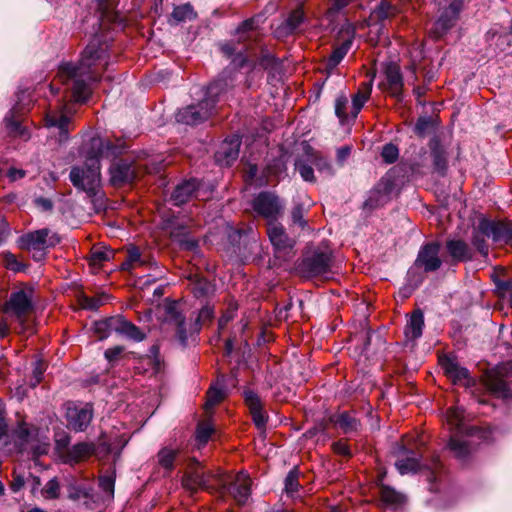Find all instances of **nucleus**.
I'll list each match as a JSON object with an SVG mask.
<instances>
[{
    "instance_id": "1",
    "label": "nucleus",
    "mask_w": 512,
    "mask_h": 512,
    "mask_svg": "<svg viewBox=\"0 0 512 512\" xmlns=\"http://www.w3.org/2000/svg\"><path fill=\"white\" fill-rule=\"evenodd\" d=\"M108 45L94 38L85 48L77 65L60 66L57 77L64 84L71 83L76 102H86L91 95V84L99 80V68L107 66Z\"/></svg>"
},
{
    "instance_id": "2",
    "label": "nucleus",
    "mask_w": 512,
    "mask_h": 512,
    "mask_svg": "<svg viewBox=\"0 0 512 512\" xmlns=\"http://www.w3.org/2000/svg\"><path fill=\"white\" fill-rule=\"evenodd\" d=\"M183 486L190 491H196L199 488L218 489L222 493L227 491L239 504H244L250 496L251 479L244 472L234 476L206 473L200 464L193 460L183 478Z\"/></svg>"
},
{
    "instance_id": "3",
    "label": "nucleus",
    "mask_w": 512,
    "mask_h": 512,
    "mask_svg": "<svg viewBox=\"0 0 512 512\" xmlns=\"http://www.w3.org/2000/svg\"><path fill=\"white\" fill-rule=\"evenodd\" d=\"M226 79H217L212 82L205 91L204 99L198 104H192L180 109L176 114L178 122L187 125H197L207 120L212 114L220 96L227 90Z\"/></svg>"
},
{
    "instance_id": "4",
    "label": "nucleus",
    "mask_w": 512,
    "mask_h": 512,
    "mask_svg": "<svg viewBox=\"0 0 512 512\" xmlns=\"http://www.w3.org/2000/svg\"><path fill=\"white\" fill-rule=\"evenodd\" d=\"M468 417L462 407H451L446 412V422L450 429L454 431L448 443L449 449L459 460H464L470 453V445L467 441L460 438L459 434H470L472 429L465 426Z\"/></svg>"
},
{
    "instance_id": "5",
    "label": "nucleus",
    "mask_w": 512,
    "mask_h": 512,
    "mask_svg": "<svg viewBox=\"0 0 512 512\" xmlns=\"http://www.w3.org/2000/svg\"><path fill=\"white\" fill-rule=\"evenodd\" d=\"M69 177L76 188L94 195L101 180L99 156L95 154L87 157L82 166H75L71 169Z\"/></svg>"
},
{
    "instance_id": "6",
    "label": "nucleus",
    "mask_w": 512,
    "mask_h": 512,
    "mask_svg": "<svg viewBox=\"0 0 512 512\" xmlns=\"http://www.w3.org/2000/svg\"><path fill=\"white\" fill-rule=\"evenodd\" d=\"M284 205L277 196L272 193L262 192L253 201L255 212L265 218L268 222L274 223L283 213Z\"/></svg>"
},
{
    "instance_id": "7",
    "label": "nucleus",
    "mask_w": 512,
    "mask_h": 512,
    "mask_svg": "<svg viewBox=\"0 0 512 512\" xmlns=\"http://www.w3.org/2000/svg\"><path fill=\"white\" fill-rule=\"evenodd\" d=\"M92 417L93 409L90 404H67L66 419L70 429L76 432L84 431L90 424Z\"/></svg>"
},
{
    "instance_id": "8",
    "label": "nucleus",
    "mask_w": 512,
    "mask_h": 512,
    "mask_svg": "<svg viewBox=\"0 0 512 512\" xmlns=\"http://www.w3.org/2000/svg\"><path fill=\"white\" fill-rule=\"evenodd\" d=\"M440 245L436 242H430L423 245L417 255L412 269L421 268L425 272H433L440 268L442 261L439 257Z\"/></svg>"
},
{
    "instance_id": "9",
    "label": "nucleus",
    "mask_w": 512,
    "mask_h": 512,
    "mask_svg": "<svg viewBox=\"0 0 512 512\" xmlns=\"http://www.w3.org/2000/svg\"><path fill=\"white\" fill-rule=\"evenodd\" d=\"M481 230L495 243L512 246V222L481 219Z\"/></svg>"
},
{
    "instance_id": "10",
    "label": "nucleus",
    "mask_w": 512,
    "mask_h": 512,
    "mask_svg": "<svg viewBox=\"0 0 512 512\" xmlns=\"http://www.w3.org/2000/svg\"><path fill=\"white\" fill-rule=\"evenodd\" d=\"M331 254L327 252L315 253L302 262V270L308 276H326L331 271Z\"/></svg>"
},
{
    "instance_id": "11",
    "label": "nucleus",
    "mask_w": 512,
    "mask_h": 512,
    "mask_svg": "<svg viewBox=\"0 0 512 512\" xmlns=\"http://www.w3.org/2000/svg\"><path fill=\"white\" fill-rule=\"evenodd\" d=\"M267 234L277 253L287 252L291 250L295 244L294 239L290 238L286 234L283 226L277 222L268 225Z\"/></svg>"
},
{
    "instance_id": "12",
    "label": "nucleus",
    "mask_w": 512,
    "mask_h": 512,
    "mask_svg": "<svg viewBox=\"0 0 512 512\" xmlns=\"http://www.w3.org/2000/svg\"><path fill=\"white\" fill-rule=\"evenodd\" d=\"M240 140L238 137H231L221 143L215 153V160L221 166H230L239 155Z\"/></svg>"
},
{
    "instance_id": "13",
    "label": "nucleus",
    "mask_w": 512,
    "mask_h": 512,
    "mask_svg": "<svg viewBox=\"0 0 512 512\" xmlns=\"http://www.w3.org/2000/svg\"><path fill=\"white\" fill-rule=\"evenodd\" d=\"M48 234L49 231L47 229L28 233L20 238L19 245L22 249L37 251L40 253V258H44Z\"/></svg>"
},
{
    "instance_id": "14",
    "label": "nucleus",
    "mask_w": 512,
    "mask_h": 512,
    "mask_svg": "<svg viewBox=\"0 0 512 512\" xmlns=\"http://www.w3.org/2000/svg\"><path fill=\"white\" fill-rule=\"evenodd\" d=\"M385 80L380 84L383 90L392 96L399 97L403 87V80L398 65L389 63L385 66Z\"/></svg>"
},
{
    "instance_id": "15",
    "label": "nucleus",
    "mask_w": 512,
    "mask_h": 512,
    "mask_svg": "<svg viewBox=\"0 0 512 512\" xmlns=\"http://www.w3.org/2000/svg\"><path fill=\"white\" fill-rule=\"evenodd\" d=\"M110 176L114 185L130 183L136 178V170L131 163L119 160L111 166Z\"/></svg>"
},
{
    "instance_id": "16",
    "label": "nucleus",
    "mask_w": 512,
    "mask_h": 512,
    "mask_svg": "<svg viewBox=\"0 0 512 512\" xmlns=\"http://www.w3.org/2000/svg\"><path fill=\"white\" fill-rule=\"evenodd\" d=\"M165 322L175 325L180 343L182 345H186L187 335L185 329V318L178 310L177 304L170 303L165 307Z\"/></svg>"
},
{
    "instance_id": "17",
    "label": "nucleus",
    "mask_w": 512,
    "mask_h": 512,
    "mask_svg": "<svg viewBox=\"0 0 512 512\" xmlns=\"http://www.w3.org/2000/svg\"><path fill=\"white\" fill-rule=\"evenodd\" d=\"M304 20V11L303 8L300 6L293 10L288 16V18L280 26L276 28V37L282 38L293 34L298 30V28L304 22Z\"/></svg>"
},
{
    "instance_id": "18",
    "label": "nucleus",
    "mask_w": 512,
    "mask_h": 512,
    "mask_svg": "<svg viewBox=\"0 0 512 512\" xmlns=\"http://www.w3.org/2000/svg\"><path fill=\"white\" fill-rule=\"evenodd\" d=\"M345 33L347 37L343 39V42L339 46L334 48L326 60L325 69L329 72L337 67L351 48L353 42V30L348 28Z\"/></svg>"
},
{
    "instance_id": "19",
    "label": "nucleus",
    "mask_w": 512,
    "mask_h": 512,
    "mask_svg": "<svg viewBox=\"0 0 512 512\" xmlns=\"http://www.w3.org/2000/svg\"><path fill=\"white\" fill-rule=\"evenodd\" d=\"M441 367L445 374L454 382L461 383L465 381V385H469V372L466 368L461 367L454 359L445 357L441 359Z\"/></svg>"
},
{
    "instance_id": "20",
    "label": "nucleus",
    "mask_w": 512,
    "mask_h": 512,
    "mask_svg": "<svg viewBox=\"0 0 512 512\" xmlns=\"http://www.w3.org/2000/svg\"><path fill=\"white\" fill-rule=\"evenodd\" d=\"M244 399L246 405L248 406L251 412L252 419L255 425L259 429H263L266 425L267 419L264 413L262 412V403L259 396L253 391L248 390L244 392Z\"/></svg>"
},
{
    "instance_id": "21",
    "label": "nucleus",
    "mask_w": 512,
    "mask_h": 512,
    "mask_svg": "<svg viewBox=\"0 0 512 512\" xmlns=\"http://www.w3.org/2000/svg\"><path fill=\"white\" fill-rule=\"evenodd\" d=\"M402 458L398 459L395 466L401 475L414 473L420 468V462L415 452L401 447Z\"/></svg>"
},
{
    "instance_id": "22",
    "label": "nucleus",
    "mask_w": 512,
    "mask_h": 512,
    "mask_svg": "<svg viewBox=\"0 0 512 512\" xmlns=\"http://www.w3.org/2000/svg\"><path fill=\"white\" fill-rule=\"evenodd\" d=\"M199 183L195 179L184 181L176 186L172 193L171 200L177 206L187 202L197 192Z\"/></svg>"
},
{
    "instance_id": "23",
    "label": "nucleus",
    "mask_w": 512,
    "mask_h": 512,
    "mask_svg": "<svg viewBox=\"0 0 512 512\" xmlns=\"http://www.w3.org/2000/svg\"><path fill=\"white\" fill-rule=\"evenodd\" d=\"M434 169L444 174L447 169V150L438 138H432L429 143Z\"/></svg>"
},
{
    "instance_id": "24",
    "label": "nucleus",
    "mask_w": 512,
    "mask_h": 512,
    "mask_svg": "<svg viewBox=\"0 0 512 512\" xmlns=\"http://www.w3.org/2000/svg\"><path fill=\"white\" fill-rule=\"evenodd\" d=\"M94 452V445L81 442L73 445L66 453L64 460L66 463H78L88 459Z\"/></svg>"
},
{
    "instance_id": "25",
    "label": "nucleus",
    "mask_w": 512,
    "mask_h": 512,
    "mask_svg": "<svg viewBox=\"0 0 512 512\" xmlns=\"http://www.w3.org/2000/svg\"><path fill=\"white\" fill-rule=\"evenodd\" d=\"M8 307L17 317H22L31 310L32 303L24 291H18L11 295Z\"/></svg>"
},
{
    "instance_id": "26",
    "label": "nucleus",
    "mask_w": 512,
    "mask_h": 512,
    "mask_svg": "<svg viewBox=\"0 0 512 512\" xmlns=\"http://www.w3.org/2000/svg\"><path fill=\"white\" fill-rule=\"evenodd\" d=\"M117 323H115V333L125 336L134 341H142L145 334L134 324L125 320L121 316H116Z\"/></svg>"
},
{
    "instance_id": "27",
    "label": "nucleus",
    "mask_w": 512,
    "mask_h": 512,
    "mask_svg": "<svg viewBox=\"0 0 512 512\" xmlns=\"http://www.w3.org/2000/svg\"><path fill=\"white\" fill-rule=\"evenodd\" d=\"M372 79L368 82H363L357 93L352 98V109H351V118L355 119L359 114L360 110L367 102L371 95L372 91Z\"/></svg>"
},
{
    "instance_id": "28",
    "label": "nucleus",
    "mask_w": 512,
    "mask_h": 512,
    "mask_svg": "<svg viewBox=\"0 0 512 512\" xmlns=\"http://www.w3.org/2000/svg\"><path fill=\"white\" fill-rule=\"evenodd\" d=\"M424 327V316L422 311L416 310L412 313L406 328H405V335L407 338L411 340H415L422 335Z\"/></svg>"
},
{
    "instance_id": "29",
    "label": "nucleus",
    "mask_w": 512,
    "mask_h": 512,
    "mask_svg": "<svg viewBox=\"0 0 512 512\" xmlns=\"http://www.w3.org/2000/svg\"><path fill=\"white\" fill-rule=\"evenodd\" d=\"M446 248L455 261H466L471 258V251L467 243L462 240H449Z\"/></svg>"
},
{
    "instance_id": "30",
    "label": "nucleus",
    "mask_w": 512,
    "mask_h": 512,
    "mask_svg": "<svg viewBox=\"0 0 512 512\" xmlns=\"http://www.w3.org/2000/svg\"><path fill=\"white\" fill-rule=\"evenodd\" d=\"M333 424L339 428L343 433H350L356 431L359 426L357 419L347 412H342L334 415L331 418Z\"/></svg>"
},
{
    "instance_id": "31",
    "label": "nucleus",
    "mask_w": 512,
    "mask_h": 512,
    "mask_svg": "<svg viewBox=\"0 0 512 512\" xmlns=\"http://www.w3.org/2000/svg\"><path fill=\"white\" fill-rule=\"evenodd\" d=\"M486 386L495 395L502 398H509L512 393L507 383L499 377L488 375L486 379Z\"/></svg>"
},
{
    "instance_id": "32",
    "label": "nucleus",
    "mask_w": 512,
    "mask_h": 512,
    "mask_svg": "<svg viewBox=\"0 0 512 512\" xmlns=\"http://www.w3.org/2000/svg\"><path fill=\"white\" fill-rule=\"evenodd\" d=\"M306 155L307 162L314 165L320 173H324L327 176L333 175V169L327 159L315 153L310 147H307Z\"/></svg>"
},
{
    "instance_id": "33",
    "label": "nucleus",
    "mask_w": 512,
    "mask_h": 512,
    "mask_svg": "<svg viewBox=\"0 0 512 512\" xmlns=\"http://www.w3.org/2000/svg\"><path fill=\"white\" fill-rule=\"evenodd\" d=\"M45 120L48 127H57L59 129L61 140L67 139L69 131L68 124L70 121L68 116L64 114L59 116L55 114H47Z\"/></svg>"
},
{
    "instance_id": "34",
    "label": "nucleus",
    "mask_w": 512,
    "mask_h": 512,
    "mask_svg": "<svg viewBox=\"0 0 512 512\" xmlns=\"http://www.w3.org/2000/svg\"><path fill=\"white\" fill-rule=\"evenodd\" d=\"M196 18V12L190 4L176 6L171 14V20L174 24L185 21H191Z\"/></svg>"
},
{
    "instance_id": "35",
    "label": "nucleus",
    "mask_w": 512,
    "mask_h": 512,
    "mask_svg": "<svg viewBox=\"0 0 512 512\" xmlns=\"http://www.w3.org/2000/svg\"><path fill=\"white\" fill-rule=\"evenodd\" d=\"M116 316L109 317L94 323V331L98 334L99 339H105L112 333H115Z\"/></svg>"
},
{
    "instance_id": "36",
    "label": "nucleus",
    "mask_w": 512,
    "mask_h": 512,
    "mask_svg": "<svg viewBox=\"0 0 512 512\" xmlns=\"http://www.w3.org/2000/svg\"><path fill=\"white\" fill-rule=\"evenodd\" d=\"M225 397V393L223 390V387L217 383L216 385H213L210 387V389L207 392V400L204 405V409L206 413H209L210 410L220 403Z\"/></svg>"
},
{
    "instance_id": "37",
    "label": "nucleus",
    "mask_w": 512,
    "mask_h": 512,
    "mask_svg": "<svg viewBox=\"0 0 512 512\" xmlns=\"http://www.w3.org/2000/svg\"><path fill=\"white\" fill-rule=\"evenodd\" d=\"M398 13L396 6L382 0L381 3L372 12V17L376 20L383 21L395 16Z\"/></svg>"
},
{
    "instance_id": "38",
    "label": "nucleus",
    "mask_w": 512,
    "mask_h": 512,
    "mask_svg": "<svg viewBox=\"0 0 512 512\" xmlns=\"http://www.w3.org/2000/svg\"><path fill=\"white\" fill-rule=\"evenodd\" d=\"M381 499L384 503L398 506L405 502V496L388 486L381 487Z\"/></svg>"
},
{
    "instance_id": "39",
    "label": "nucleus",
    "mask_w": 512,
    "mask_h": 512,
    "mask_svg": "<svg viewBox=\"0 0 512 512\" xmlns=\"http://www.w3.org/2000/svg\"><path fill=\"white\" fill-rule=\"evenodd\" d=\"M486 233L481 230V220L478 225L474 228L472 243L475 248L484 256L488 254V246L486 244Z\"/></svg>"
},
{
    "instance_id": "40",
    "label": "nucleus",
    "mask_w": 512,
    "mask_h": 512,
    "mask_svg": "<svg viewBox=\"0 0 512 512\" xmlns=\"http://www.w3.org/2000/svg\"><path fill=\"white\" fill-rule=\"evenodd\" d=\"M177 453V450L167 447L161 449L157 455L159 465L164 469L172 470Z\"/></svg>"
},
{
    "instance_id": "41",
    "label": "nucleus",
    "mask_w": 512,
    "mask_h": 512,
    "mask_svg": "<svg viewBox=\"0 0 512 512\" xmlns=\"http://www.w3.org/2000/svg\"><path fill=\"white\" fill-rule=\"evenodd\" d=\"M145 263L146 261L142 259L140 250L137 247H131L128 250L127 260L122 264V267L123 269H132Z\"/></svg>"
},
{
    "instance_id": "42",
    "label": "nucleus",
    "mask_w": 512,
    "mask_h": 512,
    "mask_svg": "<svg viewBox=\"0 0 512 512\" xmlns=\"http://www.w3.org/2000/svg\"><path fill=\"white\" fill-rule=\"evenodd\" d=\"M214 432V428L210 422L199 423L196 432V439L199 444L204 445Z\"/></svg>"
},
{
    "instance_id": "43",
    "label": "nucleus",
    "mask_w": 512,
    "mask_h": 512,
    "mask_svg": "<svg viewBox=\"0 0 512 512\" xmlns=\"http://www.w3.org/2000/svg\"><path fill=\"white\" fill-rule=\"evenodd\" d=\"M295 166L304 181L313 182L315 180L312 164L307 162V159L306 160H302V159L297 160L295 163Z\"/></svg>"
},
{
    "instance_id": "44",
    "label": "nucleus",
    "mask_w": 512,
    "mask_h": 512,
    "mask_svg": "<svg viewBox=\"0 0 512 512\" xmlns=\"http://www.w3.org/2000/svg\"><path fill=\"white\" fill-rule=\"evenodd\" d=\"M496 288L499 295L506 300L512 307V281L501 280L496 283Z\"/></svg>"
},
{
    "instance_id": "45",
    "label": "nucleus",
    "mask_w": 512,
    "mask_h": 512,
    "mask_svg": "<svg viewBox=\"0 0 512 512\" xmlns=\"http://www.w3.org/2000/svg\"><path fill=\"white\" fill-rule=\"evenodd\" d=\"M114 485L115 477L113 473L105 474L99 477V486L102 491L108 494L109 498H113L114 496Z\"/></svg>"
},
{
    "instance_id": "46",
    "label": "nucleus",
    "mask_w": 512,
    "mask_h": 512,
    "mask_svg": "<svg viewBox=\"0 0 512 512\" xmlns=\"http://www.w3.org/2000/svg\"><path fill=\"white\" fill-rule=\"evenodd\" d=\"M113 256V252L107 248L95 247L91 251V260L93 264H100L109 260Z\"/></svg>"
},
{
    "instance_id": "47",
    "label": "nucleus",
    "mask_w": 512,
    "mask_h": 512,
    "mask_svg": "<svg viewBox=\"0 0 512 512\" xmlns=\"http://www.w3.org/2000/svg\"><path fill=\"white\" fill-rule=\"evenodd\" d=\"M60 486L56 478L49 480L42 489V495L46 499H55L59 496Z\"/></svg>"
},
{
    "instance_id": "48",
    "label": "nucleus",
    "mask_w": 512,
    "mask_h": 512,
    "mask_svg": "<svg viewBox=\"0 0 512 512\" xmlns=\"http://www.w3.org/2000/svg\"><path fill=\"white\" fill-rule=\"evenodd\" d=\"M347 105H348V99L346 96L341 95L336 98L335 114L342 123L348 119V115L346 114Z\"/></svg>"
},
{
    "instance_id": "49",
    "label": "nucleus",
    "mask_w": 512,
    "mask_h": 512,
    "mask_svg": "<svg viewBox=\"0 0 512 512\" xmlns=\"http://www.w3.org/2000/svg\"><path fill=\"white\" fill-rule=\"evenodd\" d=\"M4 266L14 272H19L24 269V266L17 260L16 256L10 252L3 253Z\"/></svg>"
},
{
    "instance_id": "50",
    "label": "nucleus",
    "mask_w": 512,
    "mask_h": 512,
    "mask_svg": "<svg viewBox=\"0 0 512 512\" xmlns=\"http://www.w3.org/2000/svg\"><path fill=\"white\" fill-rule=\"evenodd\" d=\"M381 156L386 163L391 164L398 159L399 150L394 144H386L382 149Z\"/></svg>"
},
{
    "instance_id": "51",
    "label": "nucleus",
    "mask_w": 512,
    "mask_h": 512,
    "mask_svg": "<svg viewBox=\"0 0 512 512\" xmlns=\"http://www.w3.org/2000/svg\"><path fill=\"white\" fill-rule=\"evenodd\" d=\"M304 208L302 205L297 204L291 211V220L293 225H298L300 228H304L306 226V221L304 219Z\"/></svg>"
},
{
    "instance_id": "52",
    "label": "nucleus",
    "mask_w": 512,
    "mask_h": 512,
    "mask_svg": "<svg viewBox=\"0 0 512 512\" xmlns=\"http://www.w3.org/2000/svg\"><path fill=\"white\" fill-rule=\"evenodd\" d=\"M299 483L298 476L295 471H290L285 479V491L289 495H293L298 491Z\"/></svg>"
},
{
    "instance_id": "53",
    "label": "nucleus",
    "mask_w": 512,
    "mask_h": 512,
    "mask_svg": "<svg viewBox=\"0 0 512 512\" xmlns=\"http://www.w3.org/2000/svg\"><path fill=\"white\" fill-rule=\"evenodd\" d=\"M105 299L103 297H83L81 300V304L85 309H97L104 303Z\"/></svg>"
},
{
    "instance_id": "54",
    "label": "nucleus",
    "mask_w": 512,
    "mask_h": 512,
    "mask_svg": "<svg viewBox=\"0 0 512 512\" xmlns=\"http://www.w3.org/2000/svg\"><path fill=\"white\" fill-rule=\"evenodd\" d=\"M45 370V365L41 360H37L35 362V367L33 370V377L31 380V386H36L42 380V376Z\"/></svg>"
},
{
    "instance_id": "55",
    "label": "nucleus",
    "mask_w": 512,
    "mask_h": 512,
    "mask_svg": "<svg viewBox=\"0 0 512 512\" xmlns=\"http://www.w3.org/2000/svg\"><path fill=\"white\" fill-rule=\"evenodd\" d=\"M333 451L336 454L342 455V456H350V449L348 445L343 441L334 442L332 445Z\"/></svg>"
},
{
    "instance_id": "56",
    "label": "nucleus",
    "mask_w": 512,
    "mask_h": 512,
    "mask_svg": "<svg viewBox=\"0 0 512 512\" xmlns=\"http://www.w3.org/2000/svg\"><path fill=\"white\" fill-rule=\"evenodd\" d=\"M430 124H431V121L428 117L419 118L415 125V128H414L415 132L418 135H423L426 132V130Z\"/></svg>"
},
{
    "instance_id": "57",
    "label": "nucleus",
    "mask_w": 512,
    "mask_h": 512,
    "mask_svg": "<svg viewBox=\"0 0 512 512\" xmlns=\"http://www.w3.org/2000/svg\"><path fill=\"white\" fill-rule=\"evenodd\" d=\"M123 352V348L121 346H115L113 348H109L105 351V357L108 361H114L118 358V356Z\"/></svg>"
},
{
    "instance_id": "58",
    "label": "nucleus",
    "mask_w": 512,
    "mask_h": 512,
    "mask_svg": "<svg viewBox=\"0 0 512 512\" xmlns=\"http://www.w3.org/2000/svg\"><path fill=\"white\" fill-rule=\"evenodd\" d=\"M221 51L227 55L228 57L233 56L234 54H241L240 50H237L233 44L225 43L221 45Z\"/></svg>"
},
{
    "instance_id": "59",
    "label": "nucleus",
    "mask_w": 512,
    "mask_h": 512,
    "mask_svg": "<svg viewBox=\"0 0 512 512\" xmlns=\"http://www.w3.org/2000/svg\"><path fill=\"white\" fill-rule=\"evenodd\" d=\"M25 175H26V172L24 170H22V169L11 168L8 171V177L10 178L11 181H16L18 179H21Z\"/></svg>"
},
{
    "instance_id": "60",
    "label": "nucleus",
    "mask_w": 512,
    "mask_h": 512,
    "mask_svg": "<svg viewBox=\"0 0 512 512\" xmlns=\"http://www.w3.org/2000/svg\"><path fill=\"white\" fill-rule=\"evenodd\" d=\"M24 477L21 476V475H15L14 476V479L11 483V489L14 491V492H17L19 491L23 486H24Z\"/></svg>"
},
{
    "instance_id": "61",
    "label": "nucleus",
    "mask_w": 512,
    "mask_h": 512,
    "mask_svg": "<svg viewBox=\"0 0 512 512\" xmlns=\"http://www.w3.org/2000/svg\"><path fill=\"white\" fill-rule=\"evenodd\" d=\"M5 123H6L7 128L11 132H18V130L21 129L19 122L16 120H13L12 117H10V116L5 117Z\"/></svg>"
},
{
    "instance_id": "62",
    "label": "nucleus",
    "mask_w": 512,
    "mask_h": 512,
    "mask_svg": "<svg viewBox=\"0 0 512 512\" xmlns=\"http://www.w3.org/2000/svg\"><path fill=\"white\" fill-rule=\"evenodd\" d=\"M181 245L186 250L194 251L198 247V242L195 239H185Z\"/></svg>"
},
{
    "instance_id": "63",
    "label": "nucleus",
    "mask_w": 512,
    "mask_h": 512,
    "mask_svg": "<svg viewBox=\"0 0 512 512\" xmlns=\"http://www.w3.org/2000/svg\"><path fill=\"white\" fill-rule=\"evenodd\" d=\"M350 0H333L331 10L337 12L349 4Z\"/></svg>"
},
{
    "instance_id": "64",
    "label": "nucleus",
    "mask_w": 512,
    "mask_h": 512,
    "mask_svg": "<svg viewBox=\"0 0 512 512\" xmlns=\"http://www.w3.org/2000/svg\"><path fill=\"white\" fill-rule=\"evenodd\" d=\"M36 204L41 207L43 210L48 211L52 209V202L46 198H38L36 199Z\"/></svg>"
}]
</instances>
